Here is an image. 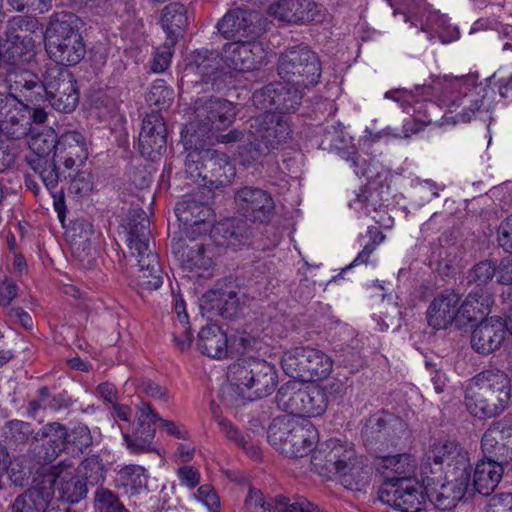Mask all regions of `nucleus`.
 I'll list each match as a JSON object with an SVG mask.
<instances>
[{
  "label": "nucleus",
  "instance_id": "nucleus-29",
  "mask_svg": "<svg viewBox=\"0 0 512 512\" xmlns=\"http://www.w3.org/2000/svg\"><path fill=\"white\" fill-rule=\"evenodd\" d=\"M461 296L452 289L438 293L426 311L428 325L435 330L448 328L459 315Z\"/></svg>",
  "mask_w": 512,
  "mask_h": 512
},
{
  "label": "nucleus",
  "instance_id": "nucleus-38",
  "mask_svg": "<svg viewBox=\"0 0 512 512\" xmlns=\"http://www.w3.org/2000/svg\"><path fill=\"white\" fill-rule=\"evenodd\" d=\"M66 169L82 164L88 157L85 137L77 131H68L58 140L57 156Z\"/></svg>",
  "mask_w": 512,
  "mask_h": 512
},
{
  "label": "nucleus",
  "instance_id": "nucleus-34",
  "mask_svg": "<svg viewBox=\"0 0 512 512\" xmlns=\"http://www.w3.org/2000/svg\"><path fill=\"white\" fill-rule=\"evenodd\" d=\"M79 24L80 19L71 12L53 14L45 30V47L55 48L57 43L82 36Z\"/></svg>",
  "mask_w": 512,
  "mask_h": 512
},
{
  "label": "nucleus",
  "instance_id": "nucleus-61",
  "mask_svg": "<svg viewBox=\"0 0 512 512\" xmlns=\"http://www.w3.org/2000/svg\"><path fill=\"white\" fill-rule=\"evenodd\" d=\"M496 273V265L490 260H484L473 266L468 273L467 280L469 284L480 287L488 284Z\"/></svg>",
  "mask_w": 512,
  "mask_h": 512
},
{
  "label": "nucleus",
  "instance_id": "nucleus-43",
  "mask_svg": "<svg viewBox=\"0 0 512 512\" xmlns=\"http://www.w3.org/2000/svg\"><path fill=\"white\" fill-rule=\"evenodd\" d=\"M205 303L209 309L214 310L221 317L230 319L234 317L240 307L238 292L234 287L216 288L204 295Z\"/></svg>",
  "mask_w": 512,
  "mask_h": 512
},
{
  "label": "nucleus",
  "instance_id": "nucleus-5",
  "mask_svg": "<svg viewBox=\"0 0 512 512\" xmlns=\"http://www.w3.org/2000/svg\"><path fill=\"white\" fill-rule=\"evenodd\" d=\"M185 174L198 185L219 188L230 183L235 169L229 157L214 149H193L185 158Z\"/></svg>",
  "mask_w": 512,
  "mask_h": 512
},
{
  "label": "nucleus",
  "instance_id": "nucleus-4",
  "mask_svg": "<svg viewBox=\"0 0 512 512\" xmlns=\"http://www.w3.org/2000/svg\"><path fill=\"white\" fill-rule=\"evenodd\" d=\"M423 94L440 91V101L450 112H456L458 122H469L484 106L485 88L477 85L475 76H462L437 80L433 85H423Z\"/></svg>",
  "mask_w": 512,
  "mask_h": 512
},
{
  "label": "nucleus",
  "instance_id": "nucleus-28",
  "mask_svg": "<svg viewBox=\"0 0 512 512\" xmlns=\"http://www.w3.org/2000/svg\"><path fill=\"white\" fill-rule=\"evenodd\" d=\"M210 190H199L186 195L175 206V215L185 226H197L213 219V210L208 204Z\"/></svg>",
  "mask_w": 512,
  "mask_h": 512
},
{
  "label": "nucleus",
  "instance_id": "nucleus-7",
  "mask_svg": "<svg viewBox=\"0 0 512 512\" xmlns=\"http://www.w3.org/2000/svg\"><path fill=\"white\" fill-rule=\"evenodd\" d=\"M284 373L300 382H315L327 378L333 369L332 359L321 350L294 347L281 357Z\"/></svg>",
  "mask_w": 512,
  "mask_h": 512
},
{
  "label": "nucleus",
  "instance_id": "nucleus-23",
  "mask_svg": "<svg viewBox=\"0 0 512 512\" xmlns=\"http://www.w3.org/2000/svg\"><path fill=\"white\" fill-rule=\"evenodd\" d=\"M253 236V229L247 221L237 217L219 221L210 231V239L215 245L233 251L249 245Z\"/></svg>",
  "mask_w": 512,
  "mask_h": 512
},
{
  "label": "nucleus",
  "instance_id": "nucleus-35",
  "mask_svg": "<svg viewBox=\"0 0 512 512\" xmlns=\"http://www.w3.org/2000/svg\"><path fill=\"white\" fill-rule=\"evenodd\" d=\"M53 489L56 488L60 498L67 503H77L88 493L87 483L80 475L75 474L71 467L64 469L53 467Z\"/></svg>",
  "mask_w": 512,
  "mask_h": 512
},
{
  "label": "nucleus",
  "instance_id": "nucleus-41",
  "mask_svg": "<svg viewBox=\"0 0 512 512\" xmlns=\"http://www.w3.org/2000/svg\"><path fill=\"white\" fill-rule=\"evenodd\" d=\"M33 43L0 42V68L6 75L16 72L29 63Z\"/></svg>",
  "mask_w": 512,
  "mask_h": 512
},
{
  "label": "nucleus",
  "instance_id": "nucleus-26",
  "mask_svg": "<svg viewBox=\"0 0 512 512\" xmlns=\"http://www.w3.org/2000/svg\"><path fill=\"white\" fill-rule=\"evenodd\" d=\"M5 82L9 93L14 94L17 98L19 96L34 105L45 101V72L41 79L37 74L24 67L6 75Z\"/></svg>",
  "mask_w": 512,
  "mask_h": 512
},
{
  "label": "nucleus",
  "instance_id": "nucleus-51",
  "mask_svg": "<svg viewBox=\"0 0 512 512\" xmlns=\"http://www.w3.org/2000/svg\"><path fill=\"white\" fill-rule=\"evenodd\" d=\"M383 445H394L399 441H407L411 433L406 422L399 416L389 412L384 413Z\"/></svg>",
  "mask_w": 512,
  "mask_h": 512
},
{
  "label": "nucleus",
  "instance_id": "nucleus-55",
  "mask_svg": "<svg viewBox=\"0 0 512 512\" xmlns=\"http://www.w3.org/2000/svg\"><path fill=\"white\" fill-rule=\"evenodd\" d=\"M65 438V451L71 447L73 452L81 454L85 453L93 443L90 429L84 424L75 426L70 432L66 427Z\"/></svg>",
  "mask_w": 512,
  "mask_h": 512
},
{
  "label": "nucleus",
  "instance_id": "nucleus-50",
  "mask_svg": "<svg viewBox=\"0 0 512 512\" xmlns=\"http://www.w3.org/2000/svg\"><path fill=\"white\" fill-rule=\"evenodd\" d=\"M382 463L384 468L395 474L389 479L416 478L417 461L411 454L388 455L383 457Z\"/></svg>",
  "mask_w": 512,
  "mask_h": 512
},
{
  "label": "nucleus",
  "instance_id": "nucleus-15",
  "mask_svg": "<svg viewBox=\"0 0 512 512\" xmlns=\"http://www.w3.org/2000/svg\"><path fill=\"white\" fill-rule=\"evenodd\" d=\"M45 79V100L59 112L74 111L79 103V91L72 73L61 66L53 65L45 70Z\"/></svg>",
  "mask_w": 512,
  "mask_h": 512
},
{
  "label": "nucleus",
  "instance_id": "nucleus-53",
  "mask_svg": "<svg viewBox=\"0 0 512 512\" xmlns=\"http://www.w3.org/2000/svg\"><path fill=\"white\" fill-rule=\"evenodd\" d=\"M301 417H317L322 415L326 409L325 393L321 386L303 388Z\"/></svg>",
  "mask_w": 512,
  "mask_h": 512
},
{
  "label": "nucleus",
  "instance_id": "nucleus-24",
  "mask_svg": "<svg viewBox=\"0 0 512 512\" xmlns=\"http://www.w3.org/2000/svg\"><path fill=\"white\" fill-rule=\"evenodd\" d=\"M263 49L260 43L246 40L226 43L223 47V61L239 72L258 69L263 62Z\"/></svg>",
  "mask_w": 512,
  "mask_h": 512
},
{
  "label": "nucleus",
  "instance_id": "nucleus-52",
  "mask_svg": "<svg viewBox=\"0 0 512 512\" xmlns=\"http://www.w3.org/2000/svg\"><path fill=\"white\" fill-rule=\"evenodd\" d=\"M490 303V297L482 290L471 292L459 305V315L469 322L476 321L482 316Z\"/></svg>",
  "mask_w": 512,
  "mask_h": 512
},
{
  "label": "nucleus",
  "instance_id": "nucleus-49",
  "mask_svg": "<svg viewBox=\"0 0 512 512\" xmlns=\"http://www.w3.org/2000/svg\"><path fill=\"white\" fill-rule=\"evenodd\" d=\"M297 419L292 416L276 417L268 427L267 440L281 454L288 439L294 432Z\"/></svg>",
  "mask_w": 512,
  "mask_h": 512
},
{
  "label": "nucleus",
  "instance_id": "nucleus-54",
  "mask_svg": "<svg viewBox=\"0 0 512 512\" xmlns=\"http://www.w3.org/2000/svg\"><path fill=\"white\" fill-rule=\"evenodd\" d=\"M77 471L87 485L94 486L105 480L107 469L99 455H91L80 463Z\"/></svg>",
  "mask_w": 512,
  "mask_h": 512
},
{
  "label": "nucleus",
  "instance_id": "nucleus-32",
  "mask_svg": "<svg viewBox=\"0 0 512 512\" xmlns=\"http://www.w3.org/2000/svg\"><path fill=\"white\" fill-rule=\"evenodd\" d=\"M55 501L52 481L44 480L18 495L12 504V511L46 512Z\"/></svg>",
  "mask_w": 512,
  "mask_h": 512
},
{
  "label": "nucleus",
  "instance_id": "nucleus-64",
  "mask_svg": "<svg viewBox=\"0 0 512 512\" xmlns=\"http://www.w3.org/2000/svg\"><path fill=\"white\" fill-rule=\"evenodd\" d=\"M350 207L362 211L365 215H370L377 209V201L374 199V193L367 187H361L355 194V198L349 203Z\"/></svg>",
  "mask_w": 512,
  "mask_h": 512
},
{
  "label": "nucleus",
  "instance_id": "nucleus-44",
  "mask_svg": "<svg viewBox=\"0 0 512 512\" xmlns=\"http://www.w3.org/2000/svg\"><path fill=\"white\" fill-rule=\"evenodd\" d=\"M53 47H45L50 59L58 66H74L78 64L86 54V46L83 37L67 39V41L55 44Z\"/></svg>",
  "mask_w": 512,
  "mask_h": 512
},
{
  "label": "nucleus",
  "instance_id": "nucleus-13",
  "mask_svg": "<svg viewBox=\"0 0 512 512\" xmlns=\"http://www.w3.org/2000/svg\"><path fill=\"white\" fill-rule=\"evenodd\" d=\"M232 102L218 97H202L194 103V119L191 128L197 137H204L213 130L229 126L235 118Z\"/></svg>",
  "mask_w": 512,
  "mask_h": 512
},
{
  "label": "nucleus",
  "instance_id": "nucleus-31",
  "mask_svg": "<svg viewBox=\"0 0 512 512\" xmlns=\"http://www.w3.org/2000/svg\"><path fill=\"white\" fill-rule=\"evenodd\" d=\"M505 334V325L500 318H486L472 332V348L480 354L488 355L500 348Z\"/></svg>",
  "mask_w": 512,
  "mask_h": 512
},
{
  "label": "nucleus",
  "instance_id": "nucleus-14",
  "mask_svg": "<svg viewBox=\"0 0 512 512\" xmlns=\"http://www.w3.org/2000/svg\"><path fill=\"white\" fill-rule=\"evenodd\" d=\"M422 87H416V91L420 92L423 96H432L439 90L434 91L432 94H423ZM419 93L415 94L413 91L407 89H393L389 90L384 94L386 99H391L398 103L405 113L410 115L413 119L412 127H409V123L404 125L405 131L417 133L424 126L433 122L434 118H437L440 112V107L431 99H418Z\"/></svg>",
  "mask_w": 512,
  "mask_h": 512
},
{
  "label": "nucleus",
  "instance_id": "nucleus-1",
  "mask_svg": "<svg viewBox=\"0 0 512 512\" xmlns=\"http://www.w3.org/2000/svg\"><path fill=\"white\" fill-rule=\"evenodd\" d=\"M127 220V246L139 268L137 286L145 291L157 290L163 284V271L158 255L150 247V219L142 209H133Z\"/></svg>",
  "mask_w": 512,
  "mask_h": 512
},
{
  "label": "nucleus",
  "instance_id": "nucleus-47",
  "mask_svg": "<svg viewBox=\"0 0 512 512\" xmlns=\"http://www.w3.org/2000/svg\"><path fill=\"white\" fill-rule=\"evenodd\" d=\"M6 445L14 450L22 451L29 441H34L36 431L31 423L13 419L7 421L2 429Z\"/></svg>",
  "mask_w": 512,
  "mask_h": 512
},
{
  "label": "nucleus",
  "instance_id": "nucleus-40",
  "mask_svg": "<svg viewBox=\"0 0 512 512\" xmlns=\"http://www.w3.org/2000/svg\"><path fill=\"white\" fill-rule=\"evenodd\" d=\"M504 463L493 459L480 460L473 474L474 490L482 495H489L499 484L504 472Z\"/></svg>",
  "mask_w": 512,
  "mask_h": 512
},
{
  "label": "nucleus",
  "instance_id": "nucleus-46",
  "mask_svg": "<svg viewBox=\"0 0 512 512\" xmlns=\"http://www.w3.org/2000/svg\"><path fill=\"white\" fill-rule=\"evenodd\" d=\"M161 24L167 34V40L176 44L178 35L188 24L186 7L179 2H172L162 10Z\"/></svg>",
  "mask_w": 512,
  "mask_h": 512
},
{
  "label": "nucleus",
  "instance_id": "nucleus-37",
  "mask_svg": "<svg viewBox=\"0 0 512 512\" xmlns=\"http://www.w3.org/2000/svg\"><path fill=\"white\" fill-rule=\"evenodd\" d=\"M196 345L203 355L222 359L228 352L227 334L219 325L207 324L199 331Z\"/></svg>",
  "mask_w": 512,
  "mask_h": 512
},
{
  "label": "nucleus",
  "instance_id": "nucleus-57",
  "mask_svg": "<svg viewBox=\"0 0 512 512\" xmlns=\"http://www.w3.org/2000/svg\"><path fill=\"white\" fill-rule=\"evenodd\" d=\"M232 381L222 389V400L225 405L238 408L247 402L256 400V398L247 397L250 391L240 381Z\"/></svg>",
  "mask_w": 512,
  "mask_h": 512
},
{
  "label": "nucleus",
  "instance_id": "nucleus-6",
  "mask_svg": "<svg viewBox=\"0 0 512 512\" xmlns=\"http://www.w3.org/2000/svg\"><path fill=\"white\" fill-rule=\"evenodd\" d=\"M160 421L169 435L178 439H187L188 432L176 423L162 419L148 402L141 401L136 406L135 422L132 432H123V439L129 451L133 454L156 452L154 438L155 423Z\"/></svg>",
  "mask_w": 512,
  "mask_h": 512
},
{
  "label": "nucleus",
  "instance_id": "nucleus-62",
  "mask_svg": "<svg viewBox=\"0 0 512 512\" xmlns=\"http://www.w3.org/2000/svg\"><path fill=\"white\" fill-rule=\"evenodd\" d=\"M95 506L99 512H129L118 497L110 490L97 488Z\"/></svg>",
  "mask_w": 512,
  "mask_h": 512
},
{
  "label": "nucleus",
  "instance_id": "nucleus-3",
  "mask_svg": "<svg viewBox=\"0 0 512 512\" xmlns=\"http://www.w3.org/2000/svg\"><path fill=\"white\" fill-rule=\"evenodd\" d=\"M249 133L253 140L239 150V158L244 165L258 162L274 150L283 149L292 138L288 119L268 111L251 119Z\"/></svg>",
  "mask_w": 512,
  "mask_h": 512
},
{
  "label": "nucleus",
  "instance_id": "nucleus-27",
  "mask_svg": "<svg viewBox=\"0 0 512 512\" xmlns=\"http://www.w3.org/2000/svg\"><path fill=\"white\" fill-rule=\"evenodd\" d=\"M249 509H261L264 512H326L304 497L290 499L276 496L271 501H265L261 491L250 488L245 500Z\"/></svg>",
  "mask_w": 512,
  "mask_h": 512
},
{
  "label": "nucleus",
  "instance_id": "nucleus-39",
  "mask_svg": "<svg viewBox=\"0 0 512 512\" xmlns=\"http://www.w3.org/2000/svg\"><path fill=\"white\" fill-rule=\"evenodd\" d=\"M372 469L364 463L361 457L356 455L343 463L337 475L340 483L348 490L362 491L369 486Z\"/></svg>",
  "mask_w": 512,
  "mask_h": 512
},
{
  "label": "nucleus",
  "instance_id": "nucleus-2",
  "mask_svg": "<svg viewBox=\"0 0 512 512\" xmlns=\"http://www.w3.org/2000/svg\"><path fill=\"white\" fill-rule=\"evenodd\" d=\"M510 397L511 384L508 375L498 369H489L469 380L465 388L464 404L474 417L487 419L501 414Z\"/></svg>",
  "mask_w": 512,
  "mask_h": 512
},
{
  "label": "nucleus",
  "instance_id": "nucleus-59",
  "mask_svg": "<svg viewBox=\"0 0 512 512\" xmlns=\"http://www.w3.org/2000/svg\"><path fill=\"white\" fill-rule=\"evenodd\" d=\"M351 387L352 380L346 375L338 374L326 385L321 386L322 391L325 393L326 404L342 401Z\"/></svg>",
  "mask_w": 512,
  "mask_h": 512
},
{
  "label": "nucleus",
  "instance_id": "nucleus-25",
  "mask_svg": "<svg viewBox=\"0 0 512 512\" xmlns=\"http://www.w3.org/2000/svg\"><path fill=\"white\" fill-rule=\"evenodd\" d=\"M138 142L141 155L153 161L166 151L167 131L161 115L152 112L143 119Z\"/></svg>",
  "mask_w": 512,
  "mask_h": 512
},
{
  "label": "nucleus",
  "instance_id": "nucleus-30",
  "mask_svg": "<svg viewBox=\"0 0 512 512\" xmlns=\"http://www.w3.org/2000/svg\"><path fill=\"white\" fill-rule=\"evenodd\" d=\"M319 13V6L314 0H278L268 8L270 16L293 24L315 21Z\"/></svg>",
  "mask_w": 512,
  "mask_h": 512
},
{
  "label": "nucleus",
  "instance_id": "nucleus-63",
  "mask_svg": "<svg viewBox=\"0 0 512 512\" xmlns=\"http://www.w3.org/2000/svg\"><path fill=\"white\" fill-rule=\"evenodd\" d=\"M216 422L218 423L221 431L225 434L228 439L234 440L239 446L247 451L252 457L259 456V450L253 444H250L244 436L231 424V422L221 416H217Z\"/></svg>",
  "mask_w": 512,
  "mask_h": 512
},
{
  "label": "nucleus",
  "instance_id": "nucleus-16",
  "mask_svg": "<svg viewBox=\"0 0 512 512\" xmlns=\"http://www.w3.org/2000/svg\"><path fill=\"white\" fill-rule=\"evenodd\" d=\"M66 426L60 422H48L36 431L34 441L29 443L28 458L34 466H45L54 462L65 451Z\"/></svg>",
  "mask_w": 512,
  "mask_h": 512
},
{
  "label": "nucleus",
  "instance_id": "nucleus-60",
  "mask_svg": "<svg viewBox=\"0 0 512 512\" xmlns=\"http://www.w3.org/2000/svg\"><path fill=\"white\" fill-rule=\"evenodd\" d=\"M174 99V91L166 85L162 79L156 80L150 91L146 96V101L149 105H154L159 109H164L170 106Z\"/></svg>",
  "mask_w": 512,
  "mask_h": 512
},
{
  "label": "nucleus",
  "instance_id": "nucleus-9",
  "mask_svg": "<svg viewBox=\"0 0 512 512\" xmlns=\"http://www.w3.org/2000/svg\"><path fill=\"white\" fill-rule=\"evenodd\" d=\"M58 140L52 129L38 133L29 141L31 153L25 157L29 167L40 177L48 190L55 189L61 177V172L55 161Z\"/></svg>",
  "mask_w": 512,
  "mask_h": 512
},
{
  "label": "nucleus",
  "instance_id": "nucleus-11",
  "mask_svg": "<svg viewBox=\"0 0 512 512\" xmlns=\"http://www.w3.org/2000/svg\"><path fill=\"white\" fill-rule=\"evenodd\" d=\"M428 500L439 510H451L463 499L470 486L471 475H454L455 480L444 482L441 469L433 470L428 465L420 468Z\"/></svg>",
  "mask_w": 512,
  "mask_h": 512
},
{
  "label": "nucleus",
  "instance_id": "nucleus-36",
  "mask_svg": "<svg viewBox=\"0 0 512 512\" xmlns=\"http://www.w3.org/2000/svg\"><path fill=\"white\" fill-rule=\"evenodd\" d=\"M294 432L283 447V455L289 458H298L308 455L317 440L318 432L314 425L306 419H297Z\"/></svg>",
  "mask_w": 512,
  "mask_h": 512
},
{
  "label": "nucleus",
  "instance_id": "nucleus-48",
  "mask_svg": "<svg viewBox=\"0 0 512 512\" xmlns=\"http://www.w3.org/2000/svg\"><path fill=\"white\" fill-rule=\"evenodd\" d=\"M302 396L303 388H300L295 381H288L279 388L275 400L279 409L292 416L301 417Z\"/></svg>",
  "mask_w": 512,
  "mask_h": 512
},
{
  "label": "nucleus",
  "instance_id": "nucleus-17",
  "mask_svg": "<svg viewBox=\"0 0 512 512\" xmlns=\"http://www.w3.org/2000/svg\"><path fill=\"white\" fill-rule=\"evenodd\" d=\"M302 90L303 88L288 82L270 83L253 93L252 102L260 110L292 113L298 110L302 103Z\"/></svg>",
  "mask_w": 512,
  "mask_h": 512
},
{
  "label": "nucleus",
  "instance_id": "nucleus-18",
  "mask_svg": "<svg viewBox=\"0 0 512 512\" xmlns=\"http://www.w3.org/2000/svg\"><path fill=\"white\" fill-rule=\"evenodd\" d=\"M443 464L451 468L453 475H471L468 452L455 442L445 440L433 443L426 452L421 467L428 465L433 470L441 469L443 472Z\"/></svg>",
  "mask_w": 512,
  "mask_h": 512
},
{
  "label": "nucleus",
  "instance_id": "nucleus-20",
  "mask_svg": "<svg viewBox=\"0 0 512 512\" xmlns=\"http://www.w3.org/2000/svg\"><path fill=\"white\" fill-rule=\"evenodd\" d=\"M311 452L312 470L327 478L336 476L343 463L354 456V448L337 439H329L320 443Z\"/></svg>",
  "mask_w": 512,
  "mask_h": 512
},
{
  "label": "nucleus",
  "instance_id": "nucleus-21",
  "mask_svg": "<svg viewBox=\"0 0 512 512\" xmlns=\"http://www.w3.org/2000/svg\"><path fill=\"white\" fill-rule=\"evenodd\" d=\"M171 249L181 265L190 271H195L201 277L210 276L214 265V249L210 244L198 243L185 239L171 240Z\"/></svg>",
  "mask_w": 512,
  "mask_h": 512
},
{
  "label": "nucleus",
  "instance_id": "nucleus-22",
  "mask_svg": "<svg viewBox=\"0 0 512 512\" xmlns=\"http://www.w3.org/2000/svg\"><path fill=\"white\" fill-rule=\"evenodd\" d=\"M481 448L485 459H493L508 464L512 461V424L494 421L484 432Z\"/></svg>",
  "mask_w": 512,
  "mask_h": 512
},
{
  "label": "nucleus",
  "instance_id": "nucleus-19",
  "mask_svg": "<svg viewBox=\"0 0 512 512\" xmlns=\"http://www.w3.org/2000/svg\"><path fill=\"white\" fill-rule=\"evenodd\" d=\"M236 209L246 221L268 223L274 214V201L263 189L245 186L234 195Z\"/></svg>",
  "mask_w": 512,
  "mask_h": 512
},
{
  "label": "nucleus",
  "instance_id": "nucleus-12",
  "mask_svg": "<svg viewBox=\"0 0 512 512\" xmlns=\"http://www.w3.org/2000/svg\"><path fill=\"white\" fill-rule=\"evenodd\" d=\"M379 500L401 512H420L426 505V488L417 478L387 479L378 492Z\"/></svg>",
  "mask_w": 512,
  "mask_h": 512
},
{
  "label": "nucleus",
  "instance_id": "nucleus-33",
  "mask_svg": "<svg viewBox=\"0 0 512 512\" xmlns=\"http://www.w3.org/2000/svg\"><path fill=\"white\" fill-rule=\"evenodd\" d=\"M255 18L256 15L248 10H230L217 23V29L226 39L254 37L257 34Z\"/></svg>",
  "mask_w": 512,
  "mask_h": 512
},
{
  "label": "nucleus",
  "instance_id": "nucleus-8",
  "mask_svg": "<svg viewBox=\"0 0 512 512\" xmlns=\"http://www.w3.org/2000/svg\"><path fill=\"white\" fill-rule=\"evenodd\" d=\"M277 70L285 82L303 89L316 85L322 72L318 56L304 45L291 47L282 53Z\"/></svg>",
  "mask_w": 512,
  "mask_h": 512
},
{
  "label": "nucleus",
  "instance_id": "nucleus-58",
  "mask_svg": "<svg viewBox=\"0 0 512 512\" xmlns=\"http://www.w3.org/2000/svg\"><path fill=\"white\" fill-rule=\"evenodd\" d=\"M385 411L371 415L365 422L361 435L367 445H383V426Z\"/></svg>",
  "mask_w": 512,
  "mask_h": 512
},
{
  "label": "nucleus",
  "instance_id": "nucleus-42",
  "mask_svg": "<svg viewBox=\"0 0 512 512\" xmlns=\"http://www.w3.org/2000/svg\"><path fill=\"white\" fill-rule=\"evenodd\" d=\"M222 60L223 56L220 57L216 51L199 50L193 54L186 71L198 75L203 83L214 84L220 75Z\"/></svg>",
  "mask_w": 512,
  "mask_h": 512
},
{
  "label": "nucleus",
  "instance_id": "nucleus-56",
  "mask_svg": "<svg viewBox=\"0 0 512 512\" xmlns=\"http://www.w3.org/2000/svg\"><path fill=\"white\" fill-rule=\"evenodd\" d=\"M34 22L25 19L23 16H15L10 19L6 26L4 33L5 38L1 39L0 42H15L19 43H33L32 37L29 35L21 34L22 32H29L30 26H33Z\"/></svg>",
  "mask_w": 512,
  "mask_h": 512
},
{
  "label": "nucleus",
  "instance_id": "nucleus-10",
  "mask_svg": "<svg viewBox=\"0 0 512 512\" xmlns=\"http://www.w3.org/2000/svg\"><path fill=\"white\" fill-rule=\"evenodd\" d=\"M229 375L249 389L247 397L256 400L272 394L278 384L275 366L258 358L240 359L229 368Z\"/></svg>",
  "mask_w": 512,
  "mask_h": 512
},
{
  "label": "nucleus",
  "instance_id": "nucleus-45",
  "mask_svg": "<svg viewBox=\"0 0 512 512\" xmlns=\"http://www.w3.org/2000/svg\"><path fill=\"white\" fill-rule=\"evenodd\" d=\"M147 470L139 465L130 464L122 467L115 476L114 483L129 496H137L147 491Z\"/></svg>",
  "mask_w": 512,
  "mask_h": 512
}]
</instances>
